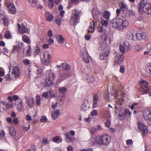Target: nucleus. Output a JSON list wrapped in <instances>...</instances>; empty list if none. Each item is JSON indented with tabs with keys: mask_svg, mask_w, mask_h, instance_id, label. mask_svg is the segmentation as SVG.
<instances>
[{
	"mask_svg": "<svg viewBox=\"0 0 151 151\" xmlns=\"http://www.w3.org/2000/svg\"><path fill=\"white\" fill-rule=\"evenodd\" d=\"M111 142V138L109 135L102 134L98 135L96 136L92 143L94 145L98 147L101 146H106L108 145Z\"/></svg>",
	"mask_w": 151,
	"mask_h": 151,
	"instance_id": "nucleus-1",
	"label": "nucleus"
},
{
	"mask_svg": "<svg viewBox=\"0 0 151 151\" xmlns=\"http://www.w3.org/2000/svg\"><path fill=\"white\" fill-rule=\"evenodd\" d=\"M126 36L128 39L134 41L140 40L142 39L145 41L148 40L146 33H137L133 30H129L127 32Z\"/></svg>",
	"mask_w": 151,
	"mask_h": 151,
	"instance_id": "nucleus-2",
	"label": "nucleus"
},
{
	"mask_svg": "<svg viewBox=\"0 0 151 151\" xmlns=\"http://www.w3.org/2000/svg\"><path fill=\"white\" fill-rule=\"evenodd\" d=\"M140 1L138 5L139 12L142 14L144 12L147 14H151V6L150 3L148 2Z\"/></svg>",
	"mask_w": 151,
	"mask_h": 151,
	"instance_id": "nucleus-3",
	"label": "nucleus"
},
{
	"mask_svg": "<svg viewBox=\"0 0 151 151\" xmlns=\"http://www.w3.org/2000/svg\"><path fill=\"white\" fill-rule=\"evenodd\" d=\"M139 84L140 85L139 91L142 94H147L151 91V87L146 81L142 80L139 81Z\"/></svg>",
	"mask_w": 151,
	"mask_h": 151,
	"instance_id": "nucleus-4",
	"label": "nucleus"
},
{
	"mask_svg": "<svg viewBox=\"0 0 151 151\" xmlns=\"http://www.w3.org/2000/svg\"><path fill=\"white\" fill-rule=\"evenodd\" d=\"M41 58L43 60L42 63L46 65H48L52 61L51 56L48 51L43 52L42 54L41 55Z\"/></svg>",
	"mask_w": 151,
	"mask_h": 151,
	"instance_id": "nucleus-5",
	"label": "nucleus"
},
{
	"mask_svg": "<svg viewBox=\"0 0 151 151\" xmlns=\"http://www.w3.org/2000/svg\"><path fill=\"white\" fill-rule=\"evenodd\" d=\"M79 12L76 9H74L73 11V16L70 21V24L71 25H74L79 22Z\"/></svg>",
	"mask_w": 151,
	"mask_h": 151,
	"instance_id": "nucleus-6",
	"label": "nucleus"
},
{
	"mask_svg": "<svg viewBox=\"0 0 151 151\" xmlns=\"http://www.w3.org/2000/svg\"><path fill=\"white\" fill-rule=\"evenodd\" d=\"M92 14L93 19L95 20V21H94L97 22L99 18H101L103 15L102 13L96 9H92Z\"/></svg>",
	"mask_w": 151,
	"mask_h": 151,
	"instance_id": "nucleus-7",
	"label": "nucleus"
},
{
	"mask_svg": "<svg viewBox=\"0 0 151 151\" xmlns=\"http://www.w3.org/2000/svg\"><path fill=\"white\" fill-rule=\"evenodd\" d=\"M110 51L106 48L102 50L100 54V58L101 60H107Z\"/></svg>",
	"mask_w": 151,
	"mask_h": 151,
	"instance_id": "nucleus-8",
	"label": "nucleus"
},
{
	"mask_svg": "<svg viewBox=\"0 0 151 151\" xmlns=\"http://www.w3.org/2000/svg\"><path fill=\"white\" fill-rule=\"evenodd\" d=\"M80 53L83 61L86 63H89L90 57L87 51L86 50H81Z\"/></svg>",
	"mask_w": 151,
	"mask_h": 151,
	"instance_id": "nucleus-9",
	"label": "nucleus"
},
{
	"mask_svg": "<svg viewBox=\"0 0 151 151\" xmlns=\"http://www.w3.org/2000/svg\"><path fill=\"white\" fill-rule=\"evenodd\" d=\"M122 22V19L119 17L117 18L115 20L114 19L112 22L113 27L114 28H118L119 29H121V23Z\"/></svg>",
	"mask_w": 151,
	"mask_h": 151,
	"instance_id": "nucleus-10",
	"label": "nucleus"
},
{
	"mask_svg": "<svg viewBox=\"0 0 151 151\" xmlns=\"http://www.w3.org/2000/svg\"><path fill=\"white\" fill-rule=\"evenodd\" d=\"M29 70L30 72H34L37 74H40L43 70L40 67L36 65L30 66Z\"/></svg>",
	"mask_w": 151,
	"mask_h": 151,
	"instance_id": "nucleus-11",
	"label": "nucleus"
},
{
	"mask_svg": "<svg viewBox=\"0 0 151 151\" xmlns=\"http://www.w3.org/2000/svg\"><path fill=\"white\" fill-rule=\"evenodd\" d=\"M138 128L144 135H146L148 133L147 127L144 123H137Z\"/></svg>",
	"mask_w": 151,
	"mask_h": 151,
	"instance_id": "nucleus-12",
	"label": "nucleus"
},
{
	"mask_svg": "<svg viewBox=\"0 0 151 151\" xmlns=\"http://www.w3.org/2000/svg\"><path fill=\"white\" fill-rule=\"evenodd\" d=\"M131 114V113L129 112V110L126 109L121 114L119 113V116H118V117L120 119L128 118L130 116Z\"/></svg>",
	"mask_w": 151,
	"mask_h": 151,
	"instance_id": "nucleus-13",
	"label": "nucleus"
},
{
	"mask_svg": "<svg viewBox=\"0 0 151 151\" xmlns=\"http://www.w3.org/2000/svg\"><path fill=\"white\" fill-rule=\"evenodd\" d=\"M17 26L18 28V30L20 32V34H23L28 32L29 30L24 25L22 24L20 25L18 23Z\"/></svg>",
	"mask_w": 151,
	"mask_h": 151,
	"instance_id": "nucleus-14",
	"label": "nucleus"
},
{
	"mask_svg": "<svg viewBox=\"0 0 151 151\" xmlns=\"http://www.w3.org/2000/svg\"><path fill=\"white\" fill-rule=\"evenodd\" d=\"M20 72L19 67L15 66L12 70V74L14 77H17L19 76Z\"/></svg>",
	"mask_w": 151,
	"mask_h": 151,
	"instance_id": "nucleus-15",
	"label": "nucleus"
},
{
	"mask_svg": "<svg viewBox=\"0 0 151 151\" xmlns=\"http://www.w3.org/2000/svg\"><path fill=\"white\" fill-rule=\"evenodd\" d=\"M8 11L10 13L14 14L16 12V9L14 4L12 3H10L7 6Z\"/></svg>",
	"mask_w": 151,
	"mask_h": 151,
	"instance_id": "nucleus-16",
	"label": "nucleus"
},
{
	"mask_svg": "<svg viewBox=\"0 0 151 151\" xmlns=\"http://www.w3.org/2000/svg\"><path fill=\"white\" fill-rule=\"evenodd\" d=\"M120 8L124 13H126L129 11V9L126 3L122 2L119 4Z\"/></svg>",
	"mask_w": 151,
	"mask_h": 151,
	"instance_id": "nucleus-17",
	"label": "nucleus"
},
{
	"mask_svg": "<svg viewBox=\"0 0 151 151\" xmlns=\"http://www.w3.org/2000/svg\"><path fill=\"white\" fill-rule=\"evenodd\" d=\"M124 56L122 54H119L116 58L114 60V63L117 64H120L124 60Z\"/></svg>",
	"mask_w": 151,
	"mask_h": 151,
	"instance_id": "nucleus-18",
	"label": "nucleus"
},
{
	"mask_svg": "<svg viewBox=\"0 0 151 151\" xmlns=\"http://www.w3.org/2000/svg\"><path fill=\"white\" fill-rule=\"evenodd\" d=\"M143 116L145 120H151V112L147 110L143 113Z\"/></svg>",
	"mask_w": 151,
	"mask_h": 151,
	"instance_id": "nucleus-19",
	"label": "nucleus"
},
{
	"mask_svg": "<svg viewBox=\"0 0 151 151\" xmlns=\"http://www.w3.org/2000/svg\"><path fill=\"white\" fill-rule=\"evenodd\" d=\"M26 101L29 107L31 108L33 107L34 103L33 98L31 97H28L26 98Z\"/></svg>",
	"mask_w": 151,
	"mask_h": 151,
	"instance_id": "nucleus-20",
	"label": "nucleus"
},
{
	"mask_svg": "<svg viewBox=\"0 0 151 151\" xmlns=\"http://www.w3.org/2000/svg\"><path fill=\"white\" fill-rule=\"evenodd\" d=\"M88 31V33L92 32L94 31V27L97 26V22H94L93 21L92 22H91Z\"/></svg>",
	"mask_w": 151,
	"mask_h": 151,
	"instance_id": "nucleus-21",
	"label": "nucleus"
},
{
	"mask_svg": "<svg viewBox=\"0 0 151 151\" xmlns=\"http://www.w3.org/2000/svg\"><path fill=\"white\" fill-rule=\"evenodd\" d=\"M22 104V100L20 99L16 104V109L18 111H21Z\"/></svg>",
	"mask_w": 151,
	"mask_h": 151,
	"instance_id": "nucleus-22",
	"label": "nucleus"
},
{
	"mask_svg": "<svg viewBox=\"0 0 151 151\" xmlns=\"http://www.w3.org/2000/svg\"><path fill=\"white\" fill-rule=\"evenodd\" d=\"M3 20L4 25L5 26L8 25V22L7 19L3 14L0 15V21Z\"/></svg>",
	"mask_w": 151,
	"mask_h": 151,
	"instance_id": "nucleus-23",
	"label": "nucleus"
},
{
	"mask_svg": "<svg viewBox=\"0 0 151 151\" xmlns=\"http://www.w3.org/2000/svg\"><path fill=\"white\" fill-rule=\"evenodd\" d=\"M93 105L94 108L96 107L97 105L98 100L99 98V96L97 94H96L93 96Z\"/></svg>",
	"mask_w": 151,
	"mask_h": 151,
	"instance_id": "nucleus-24",
	"label": "nucleus"
},
{
	"mask_svg": "<svg viewBox=\"0 0 151 151\" xmlns=\"http://www.w3.org/2000/svg\"><path fill=\"white\" fill-rule=\"evenodd\" d=\"M102 129V128L100 126L98 125L95 127L92 128L90 131V133L92 134H94L98 131H101Z\"/></svg>",
	"mask_w": 151,
	"mask_h": 151,
	"instance_id": "nucleus-25",
	"label": "nucleus"
},
{
	"mask_svg": "<svg viewBox=\"0 0 151 151\" xmlns=\"http://www.w3.org/2000/svg\"><path fill=\"white\" fill-rule=\"evenodd\" d=\"M56 39L58 44H63L65 43L64 39L61 35H58L56 36Z\"/></svg>",
	"mask_w": 151,
	"mask_h": 151,
	"instance_id": "nucleus-26",
	"label": "nucleus"
},
{
	"mask_svg": "<svg viewBox=\"0 0 151 151\" xmlns=\"http://www.w3.org/2000/svg\"><path fill=\"white\" fill-rule=\"evenodd\" d=\"M46 75L47 78L52 80L55 77L54 74L50 70L47 71L46 73Z\"/></svg>",
	"mask_w": 151,
	"mask_h": 151,
	"instance_id": "nucleus-27",
	"label": "nucleus"
},
{
	"mask_svg": "<svg viewBox=\"0 0 151 151\" xmlns=\"http://www.w3.org/2000/svg\"><path fill=\"white\" fill-rule=\"evenodd\" d=\"M121 29H122L126 28L128 26L129 24V23L128 21L126 20H122V22H121Z\"/></svg>",
	"mask_w": 151,
	"mask_h": 151,
	"instance_id": "nucleus-28",
	"label": "nucleus"
},
{
	"mask_svg": "<svg viewBox=\"0 0 151 151\" xmlns=\"http://www.w3.org/2000/svg\"><path fill=\"white\" fill-rule=\"evenodd\" d=\"M64 135L65 137V140L66 142L69 143L73 141L71 137L68 133H66Z\"/></svg>",
	"mask_w": 151,
	"mask_h": 151,
	"instance_id": "nucleus-29",
	"label": "nucleus"
},
{
	"mask_svg": "<svg viewBox=\"0 0 151 151\" xmlns=\"http://www.w3.org/2000/svg\"><path fill=\"white\" fill-rule=\"evenodd\" d=\"M53 82L52 80L46 78L45 81V84L46 86H50L51 85L53 84Z\"/></svg>",
	"mask_w": 151,
	"mask_h": 151,
	"instance_id": "nucleus-30",
	"label": "nucleus"
},
{
	"mask_svg": "<svg viewBox=\"0 0 151 151\" xmlns=\"http://www.w3.org/2000/svg\"><path fill=\"white\" fill-rule=\"evenodd\" d=\"M9 133L12 136H14L16 135V131L15 129L12 126L8 127Z\"/></svg>",
	"mask_w": 151,
	"mask_h": 151,
	"instance_id": "nucleus-31",
	"label": "nucleus"
},
{
	"mask_svg": "<svg viewBox=\"0 0 151 151\" xmlns=\"http://www.w3.org/2000/svg\"><path fill=\"white\" fill-rule=\"evenodd\" d=\"M123 46H124V47L125 48V50L126 51H128L130 50V46L129 45V42L126 41H124L123 42Z\"/></svg>",
	"mask_w": 151,
	"mask_h": 151,
	"instance_id": "nucleus-32",
	"label": "nucleus"
},
{
	"mask_svg": "<svg viewBox=\"0 0 151 151\" xmlns=\"http://www.w3.org/2000/svg\"><path fill=\"white\" fill-rule=\"evenodd\" d=\"M40 48L38 46H37L35 49L32 51L33 55L34 56L38 55L40 52Z\"/></svg>",
	"mask_w": 151,
	"mask_h": 151,
	"instance_id": "nucleus-33",
	"label": "nucleus"
},
{
	"mask_svg": "<svg viewBox=\"0 0 151 151\" xmlns=\"http://www.w3.org/2000/svg\"><path fill=\"white\" fill-rule=\"evenodd\" d=\"M52 141L55 143H60L62 141V139L58 136H56L52 139Z\"/></svg>",
	"mask_w": 151,
	"mask_h": 151,
	"instance_id": "nucleus-34",
	"label": "nucleus"
},
{
	"mask_svg": "<svg viewBox=\"0 0 151 151\" xmlns=\"http://www.w3.org/2000/svg\"><path fill=\"white\" fill-rule=\"evenodd\" d=\"M59 112L60 111L58 109L53 112L52 114V119H56L58 117Z\"/></svg>",
	"mask_w": 151,
	"mask_h": 151,
	"instance_id": "nucleus-35",
	"label": "nucleus"
},
{
	"mask_svg": "<svg viewBox=\"0 0 151 151\" xmlns=\"http://www.w3.org/2000/svg\"><path fill=\"white\" fill-rule=\"evenodd\" d=\"M21 48L19 45H15L13 46L12 52L14 53H17L19 54L21 51Z\"/></svg>",
	"mask_w": 151,
	"mask_h": 151,
	"instance_id": "nucleus-36",
	"label": "nucleus"
},
{
	"mask_svg": "<svg viewBox=\"0 0 151 151\" xmlns=\"http://www.w3.org/2000/svg\"><path fill=\"white\" fill-rule=\"evenodd\" d=\"M22 39L24 42L27 44L30 43L29 37L26 35H23L22 37Z\"/></svg>",
	"mask_w": 151,
	"mask_h": 151,
	"instance_id": "nucleus-37",
	"label": "nucleus"
},
{
	"mask_svg": "<svg viewBox=\"0 0 151 151\" xmlns=\"http://www.w3.org/2000/svg\"><path fill=\"white\" fill-rule=\"evenodd\" d=\"M62 67L63 69L68 71L70 69V66L66 63H63L62 64Z\"/></svg>",
	"mask_w": 151,
	"mask_h": 151,
	"instance_id": "nucleus-38",
	"label": "nucleus"
},
{
	"mask_svg": "<svg viewBox=\"0 0 151 151\" xmlns=\"http://www.w3.org/2000/svg\"><path fill=\"white\" fill-rule=\"evenodd\" d=\"M110 16V12L107 11H105L104 13V17L107 20H109Z\"/></svg>",
	"mask_w": 151,
	"mask_h": 151,
	"instance_id": "nucleus-39",
	"label": "nucleus"
},
{
	"mask_svg": "<svg viewBox=\"0 0 151 151\" xmlns=\"http://www.w3.org/2000/svg\"><path fill=\"white\" fill-rule=\"evenodd\" d=\"M146 70L147 73L151 75V62L146 66Z\"/></svg>",
	"mask_w": 151,
	"mask_h": 151,
	"instance_id": "nucleus-40",
	"label": "nucleus"
},
{
	"mask_svg": "<svg viewBox=\"0 0 151 151\" xmlns=\"http://www.w3.org/2000/svg\"><path fill=\"white\" fill-rule=\"evenodd\" d=\"M12 35L10 32L9 31H6L4 35V37L7 39H9L12 37Z\"/></svg>",
	"mask_w": 151,
	"mask_h": 151,
	"instance_id": "nucleus-41",
	"label": "nucleus"
},
{
	"mask_svg": "<svg viewBox=\"0 0 151 151\" xmlns=\"http://www.w3.org/2000/svg\"><path fill=\"white\" fill-rule=\"evenodd\" d=\"M89 108V106L83 103V104H82V106H81V110L82 111H85L87 110Z\"/></svg>",
	"mask_w": 151,
	"mask_h": 151,
	"instance_id": "nucleus-42",
	"label": "nucleus"
},
{
	"mask_svg": "<svg viewBox=\"0 0 151 151\" xmlns=\"http://www.w3.org/2000/svg\"><path fill=\"white\" fill-rule=\"evenodd\" d=\"M107 34L104 32V41H102V43L101 44V45H102L104 46H105L106 44V41L107 39Z\"/></svg>",
	"mask_w": 151,
	"mask_h": 151,
	"instance_id": "nucleus-43",
	"label": "nucleus"
},
{
	"mask_svg": "<svg viewBox=\"0 0 151 151\" xmlns=\"http://www.w3.org/2000/svg\"><path fill=\"white\" fill-rule=\"evenodd\" d=\"M14 77L13 76H11L10 74L9 73L7 75L5 76V78L6 80L9 81H11L13 79Z\"/></svg>",
	"mask_w": 151,
	"mask_h": 151,
	"instance_id": "nucleus-44",
	"label": "nucleus"
},
{
	"mask_svg": "<svg viewBox=\"0 0 151 151\" xmlns=\"http://www.w3.org/2000/svg\"><path fill=\"white\" fill-rule=\"evenodd\" d=\"M67 90V88L65 87H61L59 88V92L62 94H64Z\"/></svg>",
	"mask_w": 151,
	"mask_h": 151,
	"instance_id": "nucleus-45",
	"label": "nucleus"
},
{
	"mask_svg": "<svg viewBox=\"0 0 151 151\" xmlns=\"http://www.w3.org/2000/svg\"><path fill=\"white\" fill-rule=\"evenodd\" d=\"M36 103L38 106L41 104V99L40 96L37 95L36 96Z\"/></svg>",
	"mask_w": 151,
	"mask_h": 151,
	"instance_id": "nucleus-46",
	"label": "nucleus"
},
{
	"mask_svg": "<svg viewBox=\"0 0 151 151\" xmlns=\"http://www.w3.org/2000/svg\"><path fill=\"white\" fill-rule=\"evenodd\" d=\"M141 48V45L139 44H137L134 46V51L136 52L139 50Z\"/></svg>",
	"mask_w": 151,
	"mask_h": 151,
	"instance_id": "nucleus-47",
	"label": "nucleus"
},
{
	"mask_svg": "<svg viewBox=\"0 0 151 151\" xmlns=\"http://www.w3.org/2000/svg\"><path fill=\"white\" fill-rule=\"evenodd\" d=\"M31 4V5L33 6H35L37 4V0H26Z\"/></svg>",
	"mask_w": 151,
	"mask_h": 151,
	"instance_id": "nucleus-48",
	"label": "nucleus"
},
{
	"mask_svg": "<svg viewBox=\"0 0 151 151\" xmlns=\"http://www.w3.org/2000/svg\"><path fill=\"white\" fill-rule=\"evenodd\" d=\"M28 49L26 51V53L28 55L31 56V46L30 45H28Z\"/></svg>",
	"mask_w": 151,
	"mask_h": 151,
	"instance_id": "nucleus-49",
	"label": "nucleus"
},
{
	"mask_svg": "<svg viewBox=\"0 0 151 151\" xmlns=\"http://www.w3.org/2000/svg\"><path fill=\"white\" fill-rule=\"evenodd\" d=\"M54 16L52 14L49 15L46 18V20L48 22H51L54 19Z\"/></svg>",
	"mask_w": 151,
	"mask_h": 151,
	"instance_id": "nucleus-50",
	"label": "nucleus"
},
{
	"mask_svg": "<svg viewBox=\"0 0 151 151\" xmlns=\"http://www.w3.org/2000/svg\"><path fill=\"white\" fill-rule=\"evenodd\" d=\"M22 62L25 65H28L30 64V62L28 59L26 58L23 60Z\"/></svg>",
	"mask_w": 151,
	"mask_h": 151,
	"instance_id": "nucleus-51",
	"label": "nucleus"
},
{
	"mask_svg": "<svg viewBox=\"0 0 151 151\" xmlns=\"http://www.w3.org/2000/svg\"><path fill=\"white\" fill-rule=\"evenodd\" d=\"M108 20H105L104 19H101V24L103 25L105 27L108 24Z\"/></svg>",
	"mask_w": 151,
	"mask_h": 151,
	"instance_id": "nucleus-52",
	"label": "nucleus"
},
{
	"mask_svg": "<svg viewBox=\"0 0 151 151\" xmlns=\"http://www.w3.org/2000/svg\"><path fill=\"white\" fill-rule=\"evenodd\" d=\"M29 123H26V124L23 126V129L25 131H27L30 128Z\"/></svg>",
	"mask_w": 151,
	"mask_h": 151,
	"instance_id": "nucleus-53",
	"label": "nucleus"
},
{
	"mask_svg": "<svg viewBox=\"0 0 151 151\" xmlns=\"http://www.w3.org/2000/svg\"><path fill=\"white\" fill-rule=\"evenodd\" d=\"M48 5L50 9H52L54 5L53 1L52 0H49Z\"/></svg>",
	"mask_w": 151,
	"mask_h": 151,
	"instance_id": "nucleus-54",
	"label": "nucleus"
},
{
	"mask_svg": "<svg viewBox=\"0 0 151 151\" xmlns=\"http://www.w3.org/2000/svg\"><path fill=\"white\" fill-rule=\"evenodd\" d=\"M5 133L4 131L0 132V139H3L5 138Z\"/></svg>",
	"mask_w": 151,
	"mask_h": 151,
	"instance_id": "nucleus-55",
	"label": "nucleus"
},
{
	"mask_svg": "<svg viewBox=\"0 0 151 151\" xmlns=\"http://www.w3.org/2000/svg\"><path fill=\"white\" fill-rule=\"evenodd\" d=\"M13 107L12 104L9 102L7 103L6 104V109H9L12 108Z\"/></svg>",
	"mask_w": 151,
	"mask_h": 151,
	"instance_id": "nucleus-56",
	"label": "nucleus"
},
{
	"mask_svg": "<svg viewBox=\"0 0 151 151\" xmlns=\"http://www.w3.org/2000/svg\"><path fill=\"white\" fill-rule=\"evenodd\" d=\"M62 19L61 18H57L55 19L54 22L58 25H60L61 24Z\"/></svg>",
	"mask_w": 151,
	"mask_h": 151,
	"instance_id": "nucleus-57",
	"label": "nucleus"
},
{
	"mask_svg": "<svg viewBox=\"0 0 151 151\" xmlns=\"http://www.w3.org/2000/svg\"><path fill=\"white\" fill-rule=\"evenodd\" d=\"M119 50L120 52L122 53H124L125 52V48L122 45H119Z\"/></svg>",
	"mask_w": 151,
	"mask_h": 151,
	"instance_id": "nucleus-58",
	"label": "nucleus"
},
{
	"mask_svg": "<svg viewBox=\"0 0 151 151\" xmlns=\"http://www.w3.org/2000/svg\"><path fill=\"white\" fill-rule=\"evenodd\" d=\"M125 67L124 65H122L120 68L119 72L122 73H124L125 72Z\"/></svg>",
	"mask_w": 151,
	"mask_h": 151,
	"instance_id": "nucleus-59",
	"label": "nucleus"
},
{
	"mask_svg": "<svg viewBox=\"0 0 151 151\" xmlns=\"http://www.w3.org/2000/svg\"><path fill=\"white\" fill-rule=\"evenodd\" d=\"M98 114V112L95 109L93 110L91 113V114L92 116H96Z\"/></svg>",
	"mask_w": 151,
	"mask_h": 151,
	"instance_id": "nucleus-60",
	"label": "nucleus"
},
{
	"mask_svg": "<svg viewBox=\"0 0 151 151\" xmlns=\"http://www.w3.org/2000/svg\"><path fill=\"white\" fill-rule=\"evenodd\" d=\"M47 121V119L46 117L42 116L40 118V121L41 122L45 123Z\"/></svg>",
	"mask_w": 151,
	"mask_h": 151,
	"instance_id": "nucleus-61",
	"label": "nucleus"
},
{
	"mask_svg": "<svg viewBox=\"0 0 151 151\" xmlns=\"http://www.w3.org/2000/svg\"><path fill=\"white\" fill-rule=\"evenodd\" d=\"M42 143L45 145L48 144L49 142L48 138H43L42 141Z\"/></svg>",
	"mask_w": 151,
	"mask_h": 151,
	"instance_id": "nucleus-62",
	"label": "nucleus"
},
{
	"mask_svg": "<svg viewBox=\"0 0 151 151\" xmlns=\"http://www.w3.org/2000/svg\"><path fill=\"white\" fill-rule=\"evenodd\" d=\"M146 47L148 50L151 51V42H150L146 45Z\"/></svg>",
	"mask_w": 151,
	"mask_h": 151,
	"instance_id": "nucleus-63",
	"label": "nucleus"
},
{
	"mask_svg": "<svg viewBox=\"0 0 151 151\" xmlns=\"http://www.w3.org/2000/svg\"><path fill=\"white\" fill-rule=\"evenodd\" d=\"M138 104V103H134L130 107L131 109L132 110L134 108L137 109V107L136 105Z\"/></svg>",
	"mask_w": 151,
	"mask_h": 151,
	"instance_id": "nucleus-64",
	"label": "nucleus"
}]
</instances>
